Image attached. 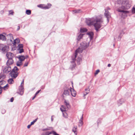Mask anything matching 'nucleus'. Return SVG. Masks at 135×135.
<instances>
[{"label": "nucleus", "mask_w": 135, "mask_h": 135, "mask_svg": "<svg viewBox=\"0 0 135 135\" xmlns=\"http://www.w3.org/2000/svg\"><path fill=\"white\" fill-rule=\"evenodd\" d=\"M103 20L100 17H96L92 18L86 19V22L87 24L89 26L94 24L95 29L97 31H98L100 28Z\"/></svg>", "instance_id": "obj_1"}, {"label": "nucleus", "mask_w": 135, "mask_h": 135, "mask_svg": "<svg viewBox=\"0 0 135 135\" xmlns=\"http://www.w3.org/2000/svg\"><path fill=\"white\" fill-rule=\"evenodd\" d=\"M83 50H84L81 48V47H80L76 50L75 55V58L73 59V61H72V63L73 64L71 69H72L76 66V64H75V63L74 62L76 60L75 58L77 56V55L78 53H81Z\"/></svg>", "instance_id": "obj_2"}, {"label": "nucleus", "mask_w": 135, "mask_h": 135, "mask_svg": "<svg viewBox=\"0 0 135 135\" xmlns=\"http://www.w3.org/2000/svg\"><path fill=\"white\" fill-rule=\"evenodd\" d=\"M19 69L16 66L14 67L10 73V76L13 78H15L18 75V73L17 72Z\"/></svg>", "instance_id": "obj_3"}, {"label": "nucleus", "mask_w": 135, "mask_h": 135, "mask_svg": "<svg viewBox=\"0 0 135 135\" xmlns=\"http://www.w3.org/2000/svg\"><path fill=\"white\" fill-rule=\"evenodd\" d=\"M110 9L109 7H107L105 9V12L104 13V16L107 18V21L108 22L109 21V19L110 17V13L108 11V10Z\"/></svg>", "instance_id": "obj_4"}, {"label": "nucleus", "mask_w": 135, "mask_h": 135, "mask_svg": "<svg viewBox=\"0 0 135 135\" xmlns=\"http://www.w3.org/2000/svg\"><path fill=\"white\" fill-rule=\"evenodd\" d=\"M24 80H23L20 86H19V93L21 95H22L24 92V88H23V85H24Z\"/></svg>", "instance_id": "obj_5"}, {"label": "nucleus", "mask_w": 135, "mask_h": 135, "mask_svg": "<svg viewBox=\"0 0 135 135\" xmlns=\"http://www.w3.org/2000/svg\"><path fill=\"white\" fill-rule=\"evenodd\" d=\"M89 42L87 44L86 42H84L80 44V47L83 49L84 50L87 47L89 46Z\"/></svg>", "instance_id": "obj_6"}, {"label": "nucleus", "mask_w": 135, "mask_h": 135, "mask_svg": "<svg viewBox=\"0 0 135 135\" xmlns=\"http://www.w3.org/2000/svg\"><path fill=\"white\" fill-rule=\"evenodd\" d=\"M9 50V46L4 45L1 51L3 53H5L7 52Z\"/></svg>", "instance_id": "obj_7"}, {"label": "nucleus", "mask_w": 135, "mask_h": 135, "mask_svg": "<svg viewBox=\"0 0 135 135\" xmlns=\"http://www.w3.org/2000/svg\"><path fill=\"white\" fill-rule=\"evenodd\" d=\"M70 92V88L64 90L63 93V96L65 97V96H68L69 95Z\"/></svg>", "instance_id": "obj_8"}, {"label": "nucleus", "mask_w": 135, "mask_h": 135, "mask_svg": "<svg viewBox=\"0 0 135 135\" xmlns=\"http://www.w3.org/2000/svg\"><path fill=\"white\" fill-rule=\"evenodd\" d=\"M8 66L5 68L3 70V71L6 73H8L9 72L11 71V66Z\"/></svg>", "instance_id": "obj_9"}, {"label": "nucleus", "mask_w": 135, "mask_h": 135, "mask_svg": "<svg viewBox=\"0 0 135 135\" xmlns=\"http://www.w3.org/2000/svg\"><path fill=\"white\" fill-rule=\"evenodd\" d=\"M8 59V60L6 63V64L7 66H9L12 65L13 63V61L12 58H10Z\"/></svg>", "instance_id": "obj_10"}, {"label": "nucleus", "mask_w": 135, "mask_h": 135, "mask_svg": "<svg viewBox=\"0 0 135 135\" xmlns=\"http://www.w3.org/2000/svg\"><path fill=\"white\" fill-rule=\"evenodd\" d=\"M70 92H71V95L73 97H75L76 94V91L73 89H72L71 88H70Z\"/></svg>", "instance_id": "obj_11"}, {"label": "nucleus", "mask_w": 135, "mask_h": 135, "mask_svg": "<svg viewBox=\"0 0 135 135\" xmlns=\"http://www.w3.org/2000/svg\"><path fill=\"white\" fill-rule=\"evenodd\" d=\"M13 54L10 52H8L7 53L6 56L8 59H9L10 58H12L13 56Z\"/></svg>", "instance_id": "obj_12"}, {"label": "nucleus", "mask_w": 135, "mask_h": 135, "mask_svg": "<svg viewBox=\"0 0 135 135\" xmlns=\"http://www.w3.org/2000/svg\"><path fill=\"white\" fill-rule=\"evenodd\" d=\"M8 38L9 39L11 42H13V40H14L12 34H9L7 35Z\"/></svg>", "instance_id": "obj_13"}, {"label": "nucleus", "mask_w": 135, "mask_h": 135, "mask_svg": "<svg viewBox=\"0 0 135 135\" xmlns=\"http://www.w3.org/2000/svg\"><path fill=\"white\" fill-rule=\"evenodd\" d=\"M64 103L68 109H69L70 108V105L68 101H67L65 99Z\"/></svg>", "instance_id": "obj_14"}, {"label": "nucleus", "mask_w": 135, "mask_h": 135, "mask_svg": "<svg viewBox=\"0 0 135 135\" xmlns=\"http://www.w3.org/2000/svg\"><path fill=\"white\" fill-rule=\"evenodd\" d=\"M51 6V4L50 3H48L47 4V5L44 6H43V9H48L50 8Z\"/></svg>", "instance_id": "obj_15"}, {"label": "nucleus", "mask_w": 135, "mask_h": 135, "mask_svg": "<svg viewBox=\"0 0 135 135\" xmlns=\"http://www.w3.org/2000/svg\"><path fill=\"white\" fill-rule=\"evenodd\" d=\"M87 34L89 36V37H90V40H92L94 35V34L93 33V32L88 33H87Z\"/></svg>", "instance_id": "obj_16"}, {"label": "nucleus", "mask_w": 135, "mask_h": 135, "mask_svg": "<svg viewBox=\"0 0 135 135\" xmlns=\"http://www.w3.org/2000/svg\"><path fill=\"white\" fill-rule=\"evenodd\" d=\"M0 39L3 41H5L6 40V37L5 36L2 34H0Z\"/></svg>", "instance_id": "obj_17"}, {"label": "nucleus", "mask_w": 135, "mask_h": 135, "mask_svg": "<svg viewBox=\"0 0 135 135\" xmlns=\"http://www.w3.org/2000/svg\"><path fill=\"white\" fill-rule=\"evenodd\" d=\"M118 11L119 12H123V13H124V14H125V16H127V15H126V14L127 13H129L128 11H124L123 10H121L119 9H118Z\"/></svg>", "instance_id": "obj_18"}, {"label": "nucleus", "mask_w": 135, "mask_h": 135, "mask_svg": "<svg viewBox=\"0 0 135 135\" xmlns=\"http://www.w3.org/2000/svg\"><path fill=\"white\" fill-rule=\"evenodd\" d=\"M85 91H86V92H85L84 93V97L89 92L90 89L89 88V87L87 89H85Z\"/></svg>", "instance_id": "obj_19"}, {"label": "nucleus", "mask_w": 135, "mask_h": 135, "mask_svg": "<svg viewBox=\"0 0 135 135\" xmlns=\"http://www.w3.org/2000/svg\"><path fill=\"white\" fill-rule=\"evenodd\" d=\"M62 112L63 115L64 117L65 118H68V115L66 111Z\"/></svg>", "instance_id": "obj_20"}, {"label": "nucleus", "mask_w": 135, "mask_h": 135, "mask_svg": "<svg viewBox=\"0 0 135 135\" xmlns=\"http://www.w3.org/2000/svg\"><path fill=\"white\" fill-rule=\"evenodd\" d=\"M83 117H82L81 119L79 120V127L81 126L83 124Z\"/></svg>", "instance_id": "obj_21"}, {"label": "nucleus", "mask_w": 135, "mask_h": 135, "mask_svg": "<svg viewBox=\"0 0 135 135\" xmlns=\"http://www.w3.org/2000/svg\"><path fill=\"white\" fill-rule=\"evenodd\" d=\"M53 132H55L54 131H52L51 132H47L45 133V134H42V135H49L50 134H54Z\"/></svg>", "instance_id": "obj_22"}, {"label": "nucleus", "mask_w": 135, "mask_h": 135, "mask_svg": "<svg viewBox=\"0 0 135 135\" xmlns=\"http://www.w3.org/2000/svg\"><path fill=\"white\" fill-rule=\"evenodd\" d=\"M73 12H74L73 13H78L81 12L82 11L81 9H79L77 10H75L73 11Z\"/></svg>", "instance_id": "obj_23"}, {"label": "nucleus", "mask_w": 135, "mask_h": 135, "mask_svg": "<svg viewBox=\"0 0 135 135\" xmlns=\"http://www.w3.org/2000/svg\"><path fill=\"white\" fill-rule=\"evenodd\" d=\"M60 109L62 112H65L66 111V108L63 106L62 105L61 106Z\"/></svg>", "instance_id": "obj_24"}, {"label": "nucleus", "mask_w": 135, "mask_h": 135, "mask_svg": "<svg viewBox=\"0 0 135 135\" xmlns=\"http://www.w3.org/2000/svg\"><path fill=\"white\" fill-rule=\"evenodd\" d=\"M19 59L21 62L25 60V57L24 56H21L19 57Z\"/></svg>", "instance_id": "obj_25"}, {"label": "nucleus", "mask_w": 135, "mask_h": 135, "mask_svg": "<svg viewBox=\"0 0 135 135\" xmlns=\"http://www.w3.org/2000/svg\"><path fill=\"white\" fill-rule=\"evenodd\" d=\"M14 42L13 43V45H15L16 43L18 44L20 42V40L18 38L16 39L15 40H14Z\"/></svg>", "instance_id": "obj_26"}, {"label": "nucleus", "mask_w": 135, "mask_h": 135, "mask_svg": "<svg viewBox=\"0 0 135 135\" xmlns=\"http://www.w3.org/2000/svg\"><path fill=\"white\" fill-rule=\"evenodd\" d=\"M83 35L82 34H80L78 36L77 40H78V41H79L83 37Z\"/></svg>", "instance_id": "obj_27"}, {"label": "nucleus", "mask_w": 135, "mask_h": 135, "mask_svg": "<svg viewBox=\"0 0 135 135\" xmlns=\"http://www.w3.org/2000/svg\"><path fill=\"white\" fill-rule=\"evenodd\" d=\"M77 128V127L76 126L74 127L72 130L74 132L76 135L77 134V132H76Z\"/></svg>", "instance_id": "obj_28"}, {"label": "nucleus", "mask_w": 135, "mask_h": 135, "mask_svg": "<svg viewBox=\"0 0 135 135\" xmlns=\"http://www.w3.org/2000/svg\"><path fill=\"white\" fill-rule=\"evenodd\" d=\"M8 81V83L10 84H12L14 83V81L12 79H9Z\"/></svg>", "instance_id": "obj_29"}, {"label": "nucleus", "mask_w": 135, "mask_h": 135, "mask_svg": "<svg viewBox=\"0 0 135 135\" xmlns=\"http://www.w3.org/2000/svg\"><path fill=\"white\" fill-rule=\"evenodd\" d=\"M87 31V30L86 28H81L80 29V32H85Z\"/></svg>", "instance_id": "obj_30"}, {"label": "nucleus", "mask_w": 135, "mask_h": 135, "mask_svg": "<svg viewBox=\"0 0 135 135\" xmlns=\"http://www.w3.org/2000/svg\"><path fill=\"white\" fill-rule=\"evenodd\" d=\"M124 102V101H123V99H120L119 100V102L118 103V105H121V104H122V103H123Z\"/></svg>", "instance_id": "obj_31"}, {"label": "nucleus", "mask_w": 135, "mask_h": 135, "mask_svg": "<svg viewBox=\"0 0 135 135\" xmlns=\"http://www.w3.org/2000/svg\"><path fill=\"white\" fill-rule=\"evenodd\" d=\"M23 45L22 44H19L17 46L18 49H23Z\"/></svg>", "instance_id": "obj_32"}, {"label": "nucleus", "mask_w": 135, "mask_h": 135, "mask_svg": "<svg viewBox=\"0 0 135 135\" xmlns=\"http://www.w3.org/2000/svg\"><path fill=\"white\" fill-rule=\"evenodd\" d=\"M8 84H7L5 86L3 87H2V88H3L4 90H6L8 89Z\"/></svg>", "instance_id": "obj_33"}, {"label": "nucleus", "mask_w": 135, "mask_h": 135, "mask_svg": "<svg viewBox=\"0 0 135 135\" xmlns=\"http://www.w3.org/2000/svg\"><path fill=\"white\" fill-rule=\"evenodd\" d=\"M126 6H128V7H127L126 8L127 9H128L130 7V5L129 4V2L128 1L126 0Z\"/></svg>", "instance_id": "obj_34"}, {"label": "nucleus", "mask_w": 135, "mask_h": 135, "mask_svg": "<svg viewBox=\"0 0 135 135\" xmlns=\"http://www.w3.org/2000/svg\"><path fill=\"white\" fill-rule=\"evenodd\" d=\"M31 12L30 10H27L26 11V13L28 15H30L31 14Z\"/></svg>", "instance_id": "obj_35"}, {"label": "nucleus", "mask_w": 135, "mask_h": 135, "mask_svg": "<svg viewBox=\"0 0 135 135\" xmlns=\"http://www.w3.org/2000/svg\"><path fill=\"white\" fill-rule=\"evenodd\" d=\"M22 65V63L21 62H17V65L18 66H20Z\"/></svg>", "instance_id": "obj_36"}, {"label": "nucleus", "mask_w": 135, "mask_h": 135, "mask_svg": "<svg viewBox=\"0 0 135 135\" xmlns=\"http://www.w3.org/2000/svg\"><path fill=\"white\" fill-rule=\"evenodd\" d=\"M37 119H36L34 120L33 121L31 122V125H32L34 124V123L36 121Z\"/></svg>", "instance_id": "obj_37"}, {"label": "nucleus", "mask_w": 135, "mask_h": 135, "mask_svg": "<svg viewBox=\"0 0 135 135\" xmlns=\"http://www.w3.org/2000/svg\"><path fill=\"white\" fill-rule=\"evenodd\" d=\"M18 50L19 51V52L20 53H21L24 51V50L23 49H18Z\"/></svg>", "instance_id": "obj_38"}, {"label": "nucleus", "mask_w": 135, "mask_h": 135, "mask_svg": "<svg viewBox=\"0 0 135 135\" xmlns=\"http://www.w3.org/2000/svg\"><path fill=\"white\" fill-rule=\"evenodd\" d=\"M51 127H49L47 128H46L42 130V131H46L47 130H49L51 129Z\"/></svg>", "instance_id": "obj_39"}, {"label": "nucleus", "mask_w": 135, "mask_h": 135, "mask_svg": "<svg viewBox=\"0 0 135 135\" xmlns=\"http://www.w3.org/2000/svg\"><path fill=\"white\" fill-rule=\"evenodd\" d=\"M4 45L3 44H0V50H2Z\"/></svg>", "instance_id": "obj_40"}, {"label": "nucleus", "mask_w": 135, "mask_h": 135, "mask_svg": "<svg viewBox=\"0 0 135 135\" xmlns=\"http://www.w3.org/2000/svg\"><path fill=\"white\" fill-rule=\"evenodd\" d=\"M44 5L42 4H39L37 5V7H38L41 8L42 9H43V7Z\"/></svg>", "instance_id": "obj_41"}, {"label": "nucleus", "mask_w": 135, "mask_h": 135, "mask_svg": "<svg viewBox=\"0 0 135 135\" xmlns=\"http://www.w3.org/2000/svg\"><path fill=\"white\" fill-rule=\"evenodd\" d=\"M132 12L133 13H135V8L133 7L132 9Z\"/></svg>", "instance_id": "obj_42"}, {"label": "nucleus", "mask_w": 135, "mask_h": 135, "mask_svg": "<svg viewBox=\"0 0 135 135\" xmlns=\"http://www.w3.org/2000/svg\"><path fill=\"white\" fill-rule=\"evenodd\" d=\"M13 11L12 10L10 11H9V14H11L12 15H13Z\"/></svg>", "instance_id": "obj_43"}, {"label": "nucleus", "mask_w": 135, "mask_h": 135, "mask_svg": "<svg viewBox=\"0 0 135 135\" xmlns=\"http://www.w3.org/2000/svg\"><path fill=\"white\" fill-rule=\"evenodd\" d=\"M100 71L99 70H97L95 72V73L94 74L95 75H96L98 74V73Z\"/></svg>", "instance_id": "obj_44"}, {"label": "nucleus", "mask_w": 135, "mask_h": 135, "mask_svg": "<svg viewBox=\"0 0 135 135\" xmlns=\"http://www.w3.org/2000/svg\"><path fill=\"white\" fill-rule=\"evenodd\" d=\"M2 113L3 114L6 112V110L4 109H2L1 111Z\"/></svg>", "instance_id": "obj_45"}, {"label": "nucleus", "mask_w": 135, "mask_h": 135, "mask_svg": "<svg viewBox=\"0 0 135 135\" xmlns=\"http://www.w3.org/2000/svg\"><path fill=\"white\" fill-rule=\"evenodd\" d=\"M28 62H26L24 65V66L25 67V66H28Z\"/></svg>", "instance_id": "obj_46"}, {"label": "nucleus", "mask_w": 135, "mask_h": 135, "mask_svg": "<svg viewBox=\"0 0 135 135\" xmlns=\"http://www.w3.org/2000/svg\"><path fill=\"white\" fill-rule=\"evenodd\" d=\"M41 91V90H39L37 91L36 93L35 94V96H36V95L38 94V93H39L40 92V91Z\"/></svg>", "instance_id": "obj_47"}, {"label": "nucleus", "mask_w": 135, "mask_h": 135, "mask_svg": "<svg viewBox=\"0 0 135 135\" xmlns=\"http://www.w3.org/2000/svg\"><path fill=\"white\" fill-rule=\"evenodd\" d=\"M54 135H60L57 134L56 132H53Z\"/></svg>", "instance_id": "obj_48"}, {"label": "nucleus", "mask_w": 135, "mask_h": 135, "mask_svg": "<svg viewBox=\"0 0 135 135\" xmlns=\"http://www.w3.org/2000/svg\"><path fill=\"white\" fill-rule=\"evenodd\" d=\"M13 100H14V99H13V98H11V99H10V101L11 102H12L13 101Z\"/></svg>", "instance_id": "obj_49"}, {"label": "nucleus", "mask_w": 135, "mask_h": 135, "mask_svg": "<svg viewBox=\"0 0 135 135\" xmlns=\"http://www.w3.org/2000/svg\"><path fill=\"white\" fill-rule=\"evenodd\" d=\"M31 126V124H30V125H28L27 126V128H28V129H29L30 128Z\"/></svg>", "instance_id": "obj_50"}, {"label": "nucleus", "mask_w": 135, "mask_h": 135, "mask_svg": "<svg viewBox=\"0 0 135 135\" xmlns=\"http://www.w3.org/2000/svg\"><path fill=\"white\" fill-rule=\"evenodd\" d=\"M20 26H18V28H17V31L19 30H20Z\"/></svg>", "instance_id": "obj_51"}, {"label": "nucleus", "mask_w": 135, "mask_h": 135, "mask_svg": "<svg viewBox=\"0 0 135 135\" xmlns=\"http://www.w3.org/2000/svg\"><path fill=\"white\" fill-rule=\"evenodd\" d=\"M121 38V37L120 36H119L118 37V39L119 40H120Z\"/></svg>", "instance_id": "obj_52"}, {"label": "nucleus", "mask_w": 135, "mask_h": 135, "mask_svg": "<svg viewBox=\"0 0 135 135\" xmlns=\"http://www.w3.org/2000/svg\"><path fill=\"white\" fill-rule=\"evenodd\" d=\"M81 60V59L80 58H78V59L77 61H80V60Z\"/></svg>", "instance_id": "obj_53"}, {"label": "nucleus", "mask_w": 135, "mask_h": 135, "mask_svg": "<svg viewBox=\"0 0 135 135\" xmlns=\"http://www.w3.org/2000/svg\"><path fill=\"white\" fill-rule=\"evenodd\" d=\"M36 96H35V95L32 98V99L33 100L34 99V98H35Z\"/></svg>", "instance_id": "obj_54"}, {"label": "nucleus", "mask_w": 135, "mask_h": 135, "mask_svg": "<svg viewBox=\"0 0 135 135\" xmlns=\"http://www.w3.org/2000/svg\"><path fill=\"white\" fill-rule=\"evenodd\" d=\"M110 66H111V64H109L108 65V67H109Z\"/></svg>", "instance_id": "obj_55"}, {"label": "nucleus", "mask_w": 135, "mask_h": 135, "mask_svg": "<svg viewBox=\"0 0 135 135\" xmlns=\"http://www.w3.org/2000/svg\"><path fill=\"white\" fill-rule=\"evenodd\" d=\"M2 76L1 75H0V79H1L2 78Z\"/></svg>", "instance_id": "obj_56"}, {"label": "nucleus", "mask_w": 135, "mask_h": 135, "mask_svg": "<svg viewBox=\"0 0 135 135\" xmlns=\"http://www.w3.org/2000/svg\"><path fill=\"white\" fill-rule=\"evenodd\" d=\"M53 118H52V117L51 118V121H53Z\"/></svg>", "instance_id": "obj_57"}, {"label": "nucleus", "mask_w": 135, "mask_h": 135, "mask_svg": "<svg viewBox=\"0 0 135 135\" xmlns=\"http://www.w3.org/2000/svg\"><path fill=\"white\" fill-rule=\"evenodd\" d=\"M2 90H0V94H1L2 92Z\"/></svg>", "instance_id": "obj_58"}, {"label": "nucleus", "mask_w": 135, "mask_h": 135, "mask_svg": "<svg viewBox=\"0 0 135 135\" xmlns=\"http://www.w3.org/2000/svg\"><path fill=\"white\" fill-rule=\"evenodd\" d=\"M2 88V87H1V86H0V89H1Z\"/></svg>", "instance_id": "obj_59"}, {"label": "nucleus", "mask_w": 135, "mask_h": 135, "mask_svg": "<svg viewBox=\"0 0 135 135\" xmlns=\"http://www.w3.org/2000/svg\"><path fill=\"white\" fill-rule=\"evenodd\" d=\"M1 82L0 81V84H1Z\"/></svg>", "instance_id": "obj_60"}, {"label": "nucleus", "mask_w": 135, "mask_h": 135, "mask_svg": "<svg viewBox=\"0 0 135 135\" xmlns=\"http://www.w3.org/2000/svg\"><path fill=\"white\" fill-rule=\"evenodd\" d=\"M134 135H135V134H134Z\"/></svg>", "instance_id": "obj_61"}]
</instances>
